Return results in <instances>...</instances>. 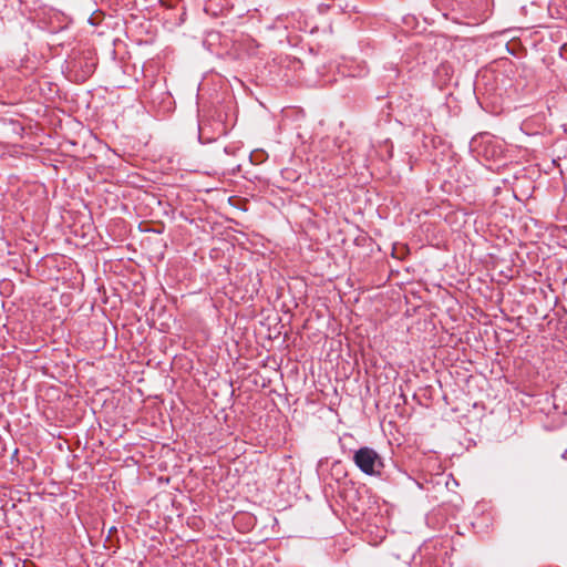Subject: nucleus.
<instances>
[{
    "label": "nucleus",
    "instance_id": "obj_3",
    "mask_svg": "<svg viewBox=\"0 0 567 567\" xmlns=\"http://www.w3.org/2000/svg\"><path fill=\"white\" fill-rule=\"evenodd\" d=\"M72 68L75 72V80L79 82H84L94 73L96 62L93 58L83 56L74 61Z\"/></svg>",
    "mask_w": 567,
    "mask_h": 567
},
{
    "label": "nucleus",
    "instance_id": "obj_6",
    "mask_svg": "<svg viewBox=\"0 0 567 567\" xmlns=\"http://www.w3.org/2000/svg\"><path fill=\"white\" fill-rule=\"evenodd\" d=\"M213 140H214V137H207V138H206V142H210V141H213Z\"/></svg>",
    "mask_w": 567,
    "mask_h": 567
},
{
    "label": "nucleus",
    "instance_id": "obj_2",
    "mask_svg": "<svg viewBox=\"0 0 567 567\" xmlns=\"http://www.w3.org/2000/svg\"><path fill=\"white\" fill-rule=\"evenodd\" d=\"M38 20L41 28L51 33H58L66 29L71 22L66 14L53 8L43 9L39 12Z\"/></svg>",
    "mask_w": 567,
    "mask_h": 567
},
{
    "label": "nucleus",
    "instance_id": "obj_1",
    "mask_svg": "<svg viewBox=\"0 0 567 567\" xmlns=\"http://www.w3.org/2000/svg\"><path fill=\"white\" fill-rule=\"evenodd\" d=\"M353 462L367 475H381L384 467L382 457L371 447H360L353 454Z\"/></svg>",
    "mask_w": 567,
    "mask_h": 567
},
{
    "label": "nucleus",
    "instance_id": "obj_5",
    "mask_svg": "<svg viewBox=\"0 0 567 567\" xmlns=\"http://www.w3.org/2000/svg\"><path fill=\"white\" fill-rule=\"evenodd\" d=\"M89 22H90L91 24H93V25H95V24H96V22L94 21L93 17H91V18L89 19Z\"/></svg>",
    "mask_w": 567,
    "mask_h": 567
},
{
    "label": "nucleus",
    "instance_id": "obj_4",
    "mask_svg": "<svg viewBox=\"0 0 567 567\" xmlns=\"http://www.w3.org/2000/svg\"><path fill=\"white\" fill-rule=\"evenodd\" d=\"M204 124L203 122H199V125H198V138L199 141L203 143L204 142Z\"/></svg>",
    "mask_w": 567,
    "mask_h": 567
}]
</instances>
